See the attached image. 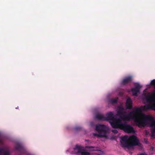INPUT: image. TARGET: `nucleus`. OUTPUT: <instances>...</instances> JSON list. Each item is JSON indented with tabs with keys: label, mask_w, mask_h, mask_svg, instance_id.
Wrapping results in <instances>:
<instances>
[{
	"label": "nucleus",
	"mask_w": 155,
	"mask_h": 155,
	"mask_svg": "<svg viewBox=\"0 0 155 155\" xmlns=\"http://www.w3.org/2000/svg\"><path fill=\"white\" fill-rule=\"evenodd\" d=\"M2 143V140L0 138V144Z\"/></svg>",
	"instance_id": "21"
},
{
	"label": "nucleus",
	"mask_w": 155,
	"mask_h": 155,
	"mask_svg": "<svg viewBox=\"0 0 155 155\" xmlns=\"http://www.w3.org/2000/svg\"><path fill=\"white\" fill-rule=\"evenodd\" d=\"M141 87V86L139 84H136L134 88H132L131 89L133 95L134 96H137V93L139 92L140 89Z\"/></svg>",
	"instance_id": "8"
},
{
	"label": "nucleus",
	"mask_w": 155,
	"mask_h": 155,
	"mask_svg": "<svg viewBox=\"0 0 155 155\" xmlns=\"http://www.w3.org/2000/svg\"><path fill=\"white\" fill-rule=\"evenodd\" d=\"M117 99H118V98L117 97Z\"/></svg>",
	"instance_id": "24"
},
{
	"label": "nucleus",
	"mask_w": 155,
	"mask_h": 155,
	"mask_svg": "<svg viewBox=\"0 0 155 155\" xmlns=\"http://www.w3.org/2000/svg\"><path fill=\"white\" fill-rule=\"evenodd\" d=\"M0 155H9V151L5 150L3 148H0Z\"/></svg>",
	"instance_id": "13"
},
{
	"label": "nucleus",
	"mask_w": 155,
	"mask_h": 155,
	"mask_svg": "<svg viewBox=\"0 0 155 155\" xmlns=\"http://www.w3.org/2000/svg\"><path fill=\"white\" fill-rule=\"evenodd\" d=\"M150 84L152 86H155V79H153L151 81L150 83Z\"/></svg>",
	"instance_id": "17"
},
{
	"label": "nucleus",
	"mask_w": 155,
	"mask_h": 155,
	"mask_svg": "<svg viewBox=\"0 0 155 155\" xmlns=\"http://www.w3.org/2000/svg\"><path fill=\"white\" fill-rule=\"evenodd\" d=\"M80 155H90V153L84 150L81 152L80 153Z\"/></svg>",
	"instance_id": "16"
},
{
	"label": "nucleus",
	"mask_w": 155,
	"mask_h": 155,
	"mask_svg": "<svg viewBox=\"0 0 155 155\" xmlns=\"http://www.w3.org/2000/svg\"><path fill=\"white\" fill-rule=\"evenodd\" d=\"M95 130L98 133H93V135L98 137H107V134L108 133L110 129L107 125L97 124L95 126Z\"/></svg>",
	"instance_id": "3"
},
{
	"label": "nucleus",
	"mask_w": 155,
	"mask_h": 155,
	"mask_svg": "<svg viewBox=\"0 0 155 155\" xmlns=\"http://www.w3.org/2000/svg\"><path fill=\"white\" fill-rule=\"evenodd\" d=\"M86 147L89 149H92L94 148H95V147L92 146H87Z\"/></svg>",
	"instance_id": "18"
},
{
	"label": "nucleus",
	"mask_w": 155,
	"mask_h": 155,
	"mask_svg": "<svg viewBox=\"0 0 155 155\" xmlns=\"http://www.w3.org/2000/svg\"><path fill=\"white\" fill-rule=\"evenodd\" d=\"M121 139V145L124 147L129 148L134 146L139 145L140 144L137 137L134 135L129 137L127 136H124L122 137Z\"/></svg>",
	"instance_id": "2"
},
{
	"label": "nucleus",
	"mask_w": 155,
	"mask_h": 155,
	"mask_svg": "<svg viewBox=\"0 0 155 155\" xmlns=\"http://www.w3.org/2000/svg\"><path fill=\"white\" fill-rule=\"evenodd\" d=\"M105 121H109L112 127L116 128V114L114 115L112 112L107 113L105 117Z\"/></svg>",
	"instance_id": "7"
},
{
	"label": "nucleus",
	"mask_w": 155,
	"mask_h": 155,
	"mask_svg": "<svg viewBox=\"0 0 155 155\" xmlns=\"http://www.w3.org/2000/svg\"><path fill=\"white\" fill-rule=\"evenodd\" d=\"M74 152L72 154H75L76 155H80L81 153L84 150L83 147L81 146L76 145L75 147L73 148Z\"/></svg>",
	"instance_id": "9"
},
{
	"label": "nucleus",
	"mask_w": 155,
	"mask_h": 155,
	"mask_svg": "<svg viewBox=\"0 0 155 155\" xmlns=\"http://www.w3.org/2000/svg\"><path fill=\"white\" fill-rule=\"evenodd\" d=\"M95 118L99 120H105V117L100 113H97L96 114Z\"/></svg>",
	"instance_id": "12"
},
{
	"label": "nucleus",
	"mask_w": 155,
	"mask_h": 155,
	"mask_svg": "<svg viewBox=\"0 0 155 155\" xmlns=\"http://www.w3.org/2000/svg\"><path fill=\"white\" fill-rule=\"evenodd\" d=\"M138 112L139 110H137V108H136L134 110L130 112L128 114L126 111H118L117 113L120 115V118L122 120L126 121L134 119V117H135L136 113Z\"/></svg>",
	"instance_id": "4"
},
{
	"label": "nucleus",
	"mask_w": 155,
	"mask_h": 155,
	"mask_svg": "<svg viewBox=\"0 0 155 155\" xmlns=\"http://www.w3.org/2000/svg\"><path fill=\"white\" fill-rule=\"evenodd\" d=\"M155 92L153 94L152 96L146 97V99L147 102L149 103V105H145L143 107V109L144 110H147L149 109L155 110Z\"/></svg>",
	"instance_id": "6"
},
{
	"label": "nucleus",
	"mask_w": 155,
	"mask_h": 155,
	"mask_svg": "<svg viewBox=\"0 0 155 155\" xmlns=\"http://www.w3.org/2000/svg\"><path fill=\"white\" fill-rule=\"evenodd\" d=\"M108 104H113L116 103V97L114 99L109 98L108 100Z\"/></svg>",
	"instance_id": "15"
},
{
	"label": "nucleus",
	"mask_w": 155,
	"mask_h": 155,
	"mask_svg": "<svg viewBox=\"0 0 155 155\" xmlns=\"http://www.w3.org/2000/svg\"><path fill=\"white\" fill-rule=\"evenodd\" d=\"M18 107H16V108H16V109H18Z\"/></svg>",
	"instance_id": "23"
},
{
	"label": "nucleus",
	"mask_w": 155,
	"mask_h": 155,
	"mask_svg": "<svg viewBox=\"0 0 155 155\" xmlns=\"http://www.w3.org/2000/svg\"><path fill=\"white\" fill-rule=\"evenodd\" d=\"M123 108L122 107H120V110H121L122 111H123Z\"/></svg>",
	"instance_id": "22"
},
{
	"label": "nucleus",
	"mask_w": 155,
	"mask_h": 155,
	"mask_svg": "<svg viewBox=\"0 0 155 155\" xmlns=\"http://www.w3.org/2000/svg\"><path fill=\"white\" fill-rule=\"evenodd\" d=\"M132 80V77L129 76L126 77L121 81V84L123 85H125L130 83Z\"/></svg>",
	"instance_id": "10"
},
{
	"label": "nucleus",
	"mask_w": 155,
	"mask_h": 155,
	"mask_svg": "<svg viewBox=\"0 0 155 155\" xmlns=\"http://www.w3.org/2000/svg\"><path fill=\"white\" fill-rule=\"evenodd\" d=\"M117 118V129L120 128L127 133H134L135 131L134 128L130 125L125 123L119 122Z\"/></svg>",
	"instance_id": "5"
},
{
	"label": "nucleus",
	"mask_w": 155,
	"mask_h": 155,
	"mask_svg": "<svg viewBox=\"0 0 155 155\" xmlns=\"http://www.w3.org/2000/svg\"><path fill=\"white\" fill-rule=\"evenodd\" d=\"M137 110H138L139 112L136 113L135 117L134 119L136 125L140 127H144L147 124V121H150V126L153 128L151 131L152 136H155V119L149 115L145 116L143 119L140 118L139 114L141 109L140 108H137Z\"/></svg>",
	"instance_id": "1"
},
{
	"label": "nucleus",
	"mask_w": 155,
	"mask_h": 155,
	"mask_svg": "<svg viewBox=\"0 0 155 155\" xmlns=\"http://www.w3.org/2000/svg\"><path fill=\"white\" fill-rule=\"evenodd\" d=\"M15 149L20 152H21L23 150V147L21 144L17 143L15 146Z\"/></svg>",
	"instance_id": "14"
},
{
	"label": "nucleus",
	"mask_w": 155,
	"mask_h": 155,
	"mask_svg": "<svg viewBox=\"0 0 155 155\" xmlns=\"http://www.w3.org/2000/svg\"><path fill=\"white\" fill-rule=\"evenodd\" d=\"M112 132L114 134H116V130H112Z\"/></svg>",
	"instance_id": "20"
},
{
	"label": "nucleus",
	"mask_w": 155,
	"mask_h": 155,
	"mask_svg": "<svg viewBox=\"0 0 155 155\" xmlns=\"http://www.w3.org/2000/svg\"><path fill=\"white\" fill-rule=\"evenodd\" d=\"M126 108L128 109H130L133 107L132 101L130 97L128 98L126 100Z\"/></svg>",
	"instance_id": "11"
},
{
	"label": "nucleus",
	"mask_w": 155,
	"mask_h": 155,
	"mask_svg": "<svg viewBox=\"0 0 155 155\" xmlns=\"http://www.w3.org/2000/svg\"><path fill=\"white\" fill-rule=\"evenodd\" d=\"M81 129V128L80 127H76L75 128V129L77 130H79Z\"/></svg>",
	"instance_id": "19"
}]
</instances>
